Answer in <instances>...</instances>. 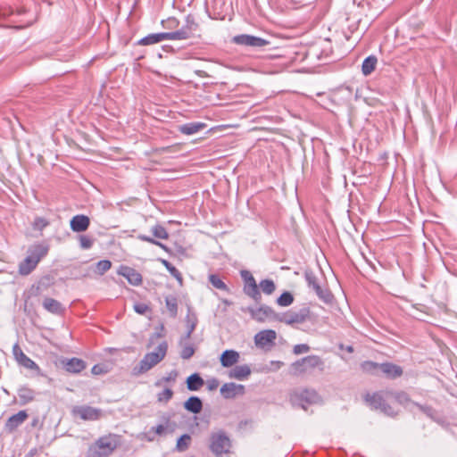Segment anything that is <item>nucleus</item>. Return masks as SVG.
<instances>
[{
	"instance_id": "1",
	"label": "nucleus",
	"mask_w": 457,
	"mask_h": 457,
	"mask_svg": "<svg viewBox=\"0 0 457 457\" xmlns=\"http://www.w3.org/2000/svg\"><path fill=\"white\" fill-rule=\"evenodd\" d=\"M365 401L371 408L380 410L385 414L393 416L397 413L394 404L400 403V395L391 391H383L372 395L367 394Z\"/></svg>"
},
{
	"instance_id": "2",
	"label": "nucleus",
	"mask_w": 457,
	"mask_h": 457,
	"mask_svg": "<svg viewBox=\"0 0 457 457\" xmlns=\"http://www.w3.org/2000/svg\"><path fill=\"white\" fill-rule=\"evenodd\" d=\"M167 351L168 344L166 341H162L159 344L154 352L147 353L139 363L133 367L132 375L139 376L150 370L164 359Z\"/></svg>"
},
{
	"instance_id": "3",
	"label": "nucleus",
	"mask_w": 457,
	"mask_h": 457,
	"mask_svg": "<svg viewBox=\"0 0 457 457\" xmlns=\"http://www.w3.org/2000/svg\"><path fill=\"white\" fill-rule=\"evenodd\" d=\"M289 401L294 407L306 411L309 406L322 402L321 396L312 388H297L290 393Z\"/></svg>"
},
{
	"instance_id": "4",
	"label": "nucleus",
	"mask_w": 457,
	"mask_h": 457,
	"mask_svg": "<svg viewBox=\"0 0 457 457\" xmlns=\"http://www.w3.org/2000/svg\"><path fill=\"white\" fill-rule=\"evenodd\" d=\"M363 372L373 376L383 375L388 379L400 377V367L391 362L378 363L372 361H365L361 363Z\"/></svg>"
},
{
	"instance_id": "5",
	"label": "nucleus",
	"mask_w": 457,
	"mask_h": 457,
	"mask_svg": "<svg viewBox=\"0 0 457 457\" xmlns=\"http://www.w3.org/2000/svg\"><path fill=\"white\" fill-rule=\"evenodd\" d=\"M118 446V441L115 436L108 435L98 438L96 443L89 447L88 457H108Z\"/></svg>"
},
{
	"instance_id": "6",
	"label": "nucleus",
	"mask_w": 457,
	"mask_h": 457,
	"mask_svg": "<svg viewBox=\"0 0 457 457\" xmlns=\"http://www.w3.org/2000/svg\"><path fill=\"white\" fill-rule=\"evenodd\" d=\"M292 372L299 376L305 373H312L315 369L320 371L324 370V361L320 356L309 355L292 363Z\"/></svg>"
},
{
	"instance_id": "7",
	"label": "nucleus",
	"mask_w": 457,
	"mask_h": 457,
	"mask_svg": "<svg viewBox=\"0 0 457 457\" xmlns=\"http://www.w3.org/2000/svg\"><path fill=\"white\" fill-rule=\"evenodd\" d=\"M231 448V440L223 430L212 432L210 436V450L216 457H222L228 453Z\"/></svg>"
},
{
	"instance_id": "8",
	"label": "nucleus",
	"mask_w": 457,
	"mask_h": 457,
	"mask_svg": "<svg viewBox=\"0 0 457 457\" xmlns=\"http://www.w3.org/2000/svg\"><path fill=\"white\" fill-rule=\"evenodd\" d=\"M199 30V24L192 14L186 16L185 24L178 30L167 32L169 40H187L194 37Z\"/></svg>"
},
{
	"instance_id": "9",
	"label": "nucleus",
	"mask_w": 457,
	"mask_h": 457,
	"mask_svg": "<svg viewBox=\"0 0 457 457\" xmlns=\"http://www.w3.org/2000/svg\"><path fill=\"white\" fill-rule=\"evenodd\" d=\"M240 276L244 281L243 292L245 295L252 298L256 303H260L262 302V294L252 273L247 270H242Z\"/></svg>"
},
{
	"instance_id": "10",
	"label": "nucleus",
	"mask_w": 457,
	"mask_h": 457,
	"mask_svg": "<svg viewBox=\"0 0 457 457\" xmlns=\"http://www.w3.org/2000/svg\"><path fill=\"white\" fill-rule=\"evenodd\" d=\"M311 320V310L303 306L299 310H290L284 313H279V320L287 325L301 324Z\"/></svg>"
},
{
	"instance_id": "11",
	"label": "nucleus",
	"mask_w": 457,
	"mask_h": 457,
	"mask_svg": "<svg viewBox=\"0 0 457 457\" xmlns=\"http://www.w3.org/2000/svg\"><path fill=\"white\" fill-rule=\"evenodd\" d=\"M304 278L309 288H312L320 300L326 303H328L332 301V295L329 293V291L323 289L320 287L319 279L312 270H306L304 271Z\"/></svg>"
},
{
	"instance_id": "12",
	"label": "nucleus",
	"mask_w": 457,
	"mask_h": 457,
	"mask_svg": "<svg viewBox=\"0 0 457 457\" xmlns=\"http://www.w3.org/2000/svg\"><path fill=\"white\" fill-rule=\"evenodd\" d=\"M71 414L85 421H94L100 420L104 416V411L89 405H77L72 408Z\"/></svg>"
},
{
	"instance_id": "13",
	"label": "nucleus",
	"mask_w": 457,
	"mask_h": 457,
	"mask_svg": "<svg viewBox=\"0 0 457 457\" xmlns=\"http://www.w3.org/2000/svg\"><path fill=\"white\" fill-rule=\"evenodd\" d=\"M247 312L250 313L251 318L257 322H265L268 320H279V313L265 304H262L258 308L248 307Z\"/></svg>"
},
{
	"instance_id": "14",
	"label": "nucleus",
	"mask_w": 457,
	"mask_h": 457,
	"mask_svg": "<svg viewBox=\"0 0 457 457\" xmlns=\"http://www.w3.org/2000/svg\"><path fill=\"white\" fill-rule=\"evenodd\" d=\"M12 354L19 365L29 370H33L35 374L37 376L45 377V374L42 372L39 366L23 353V351L21 350L18 344H15L13 345Z\"/></svg>"
},
{
	"instance_id": "15",
	"label": "nucleus",
	"mask_w": 457,
	"mask_h": 457,
	"mask_svg": "<svg viewBox=\"0 0 457 457\" xmlns=\"http://www.w3.org/2000/svg\"><path fill=\"white\" fill-rule=\"evenodd\" d=\"M231 42L236 45L250 46L253 48H263L270 44V41L262 37L248 34L234 36Z\"/></svg>"
},
{
	"instance_id": "16",
	"label": "nucleus",
	"mask_w": 457,
	"mask_h": 457,
	"mask_svg": "<svg viewBox=\"0 0 457 457\" xmlns=\"http://www.w3.org/2000/svg\"><path fill=\"white\" fill-rule=\"evenodd\" d=\"M54 278L51 276H44L40 278V279L33 284L29 288V295L30 296H38L46 292L53 285Z\"/></svg>"
},
{
	"instance_id": "17",
	"label": "nucleus",
	"mask_w": 457,
	"mask_h": 457,
	"mask_svg": "<svg viewBox=\"0 0 457 457\" xmlns=\"http://www.w3.org/2000/svg\"><path fill=\"white\" fill-rule=\"evenodd\" d=\"M220 395L225 399H233L237 397V395H243L245 392V386L238 385L233 382L230 383H225L220 387Z\"/></svg>"
},
{
	"instance_id": "18",
	"label": "nucleus",
	"mask_w": 457,
	"mask_h": 457,
	"mask_svg": "<svg viewBox=\"0 0 457 457\" xmlns=\"http://www.w3.org/2000/svg\"><path fill=\"white\" fill-rule=\"evenodd\" d=\"M29 415L22 410L8 418L4 424V430L8 433L15 431L27 419Z\"/></svg>"
},
{
	"instance_id": "19",
	"label": "nucleus",
	"mask_w": 457,
	"mask_h": 457,
	"mask_svg": "<svg viewBox=\"0 0 457 457\" xmlns=\"http://www.w3.org/2000/svg\"><path fill=\"white\" fill-rule=\"evenodd\" d=\"M277 337V333L273 329H264L254 336L256 346L263 348L268 345H273Z\"/></svg>"
},
{
	"instance_id": "20",
	"label": "nucleus",
	"mask_w": 457,
	"mask_h": 457,
	"mask_svg": "<svg viewBox=\"0 0 457 457\" xmlns=\"http://www.w3.org/2000/svg\"><path fill=\"white\" fill-rule=\"evenodd\" d=\"M90 225V219L84 214H78L70 220V227L73 232L81 233L86 231Z\"/></svg>"
},
{
	"instance_id": "21",
	"label": "nucleus",
	"mask_w": 457,
	"mask_h": 457,
	"mask_svg": "<svg viewBox=\"0 0 457 457\" xmlns=\"http://www.w3.org/2000/svg\"><path fill=\"white\" fill-rule=\"evenodd\" d=\"M62 364L67 372L74 374L81 372L87 367L86 362L82 359L76 357L63 359Z\"/></svg>"
},
{
	"instance_id": "22",
	"label": "nucleus",
	"mask_w": 457,
	"mask_h": 457,
	"mask_svg": "<svg viewBox=\"0 0 457 457\" xmlns=\"http://www.w3.org/2000/svg\"><path fill=\"white\" fill-rule=\"evenodd\" d=\"M42 306L46 312L54 315H63L66 311L61 302L51 297H45L42 302Z\"/></svg>"
},
{
	"instance_id": "23",
	"label": "nucleus",
	"mask_w": 457,
	"mask_h": 457,
	"mask_svg": "<svg viewBox=\"0 0 457 457\" xmlns=\"http://www.w3.org/2000/svg\"><path fill=\"white\" fill-rule=\"evenodd\" d=\"M119 273L125 277L133 286H138L142 283V276L133 268L121 266Z\"/></svg>"
},
{
	"instance_id": "24",
	"label": "nucleus",
	"mask_w": 457,
	"mask_h": 457,
	"mask_svg": "<svg viewBox=\"0 0 457 457\" xmlns=\"http://www.w3.org/2000/svg\"><path fill=\"white\" fill-rule=\"evenodd\" d=\"M49 251V246L45 244H37L31 245L28 250V254L35 260L36 262H39Z\"/></svg>"
},
{
	"instance_id": "25",
	"label": "nucleus",
	"mask_w": 457,
	"mask_h": 457,
	"mask_svg": "<svg viewBox=\"0 0 457 457\" xmlns=\"http://www.w3.org/2000/svg\"><path fill=\"white\" fill-rule=\"evenodd\" d=\"M163 40H169L167 32L149 34L143 38L139 39L136 45L137 46H150L160 43Z\"/></svg>"
},
{
	"instance_id": "26",
	"label": "nucleus",
	"mask_w": 457,
	"mask_h": 457,
	"mask_svg": "<svg viewBox=\"0 0 457 457\" xmlns=\"http://www.w3.org/2000/svg\"><path fill=\"white\" fill-rule=\"evenodd\" d=\"M239 358L240 356L238 352L235 350H225L221 353L220 361L223 367L228 368L237 363Z\"/></svg>"
},
{
	"instance_id": "27",
	"label": "nucleus",
	"mask_w": 457,
	"mask_h": 457,
	"mask_svg": "<svg viewBox=\"0 0 457 457\" xmlns=\"http://www.w3.org/2000/svg\"><path fill=\"white\" fill-rule=\"evenodd\" d=\"M251 374V369L248 365H237L228 371V377L237 380H245Z\"/></svg>"
},
{
	"instance_id": "28",
	"label": "nucleus",
	"mask_w": 457,
	"mask_h": 457,
	"mask_svg": "<svg viewBox=\"0 0 457 457\" xmlns=\"http://www.w3.org/2000/svg\"><path fill=\"white\" fill-rule=\"evenodd\" d=\"M18 396L21 405H26L35 399L36 393L33 389L27 386H22L18 389Z\"/></svg>"
},
{
	"instance_id": "29",
	"label": "nucleus",
	"mask_w": 457,
	"mask_h": 457,
	"mask_svg": "<svg viewBox=\"0 0 457 457\" xmlns=\"http://www.w3.org/2000/svg\"><path fill=\"white\" fill-rule=\"evenodd\" d=\"M206 127L203 122H188L179 126L178 130L184 135H194Z\"/></svg>"
},
{
	"instance_id": "30",
	"label": "nucleus",
	"mask_w": 457,
	"mask_h": 457,
	"mask_svg": "<svg viewBox=\"0 0 457 457\" xmlns=\"http://www.w3.org/2000/svg\"><path fill=\"white\" fill-rule=\"evenodd\" d=\"M37 262H35L29 254L26 258L20 262L18 271L22 276L29 275L37 266Z\"/></svg>"
},
{
	"instance_id": "31",
	"label": "nucleus",
	"mask_w": 457,
	"mask_h": 457,
	"mask_svg": "<svg viewBox=\"0 0 457 457\" xmlns=\"http://www.w3.org/2000/svg\"><path fill=\"white\" fill-rule=\"evenodd\" d=\"M184 408L194 414L201 412L203 409V402L198 396H190L185 403Z\"/></svg>"
},
{
	"instance_id": "32",
	"label": "nucleus",
	"mask_w": 457,
	"mask_h": 457,
	"mask_svg": "<svg viewBox=\"0 0 457 457\" xmlns=\"http://www.w3.org/2000/svg\"><path fill=\"white\" fill-rule=\"evenodd\" d=\"M186 384L189 391H197L204 385V380L198 373H193L187 377Z\"/></svg>"
},
{
	"instance_id": "33",
	"label": "nucleus",
	"mask_w": 457,
	"mask_h": 457,
	"mask_svg": "<svg viewBox=\"0 0 457 457\" xmlns=\"http://www.w3.org/2000/svg\"><path fill=\"white\" fill-rule=\"evenodd\" d=\"M378 58L375 55H369L366 57L361 64V72L364 76L371 74L377 66Z\"/></svg>"
},
{
	"instance_id": "34",
	"label": "nucleus",
	"mask_w": 457,
	"mask_h": 457,
	"mask_svg": "<svg viewBox=\"0 0 457 457\" xmlns=\"http://www.w3.org/2000/svg\"><path fill=\"white\" fill-rule=\"evenodd\" d=\"M165 304L170 317L175 318L178 314V299L175 295H169L165 296Z\"/></svg>"
},
{
	"instance_id": "35",
	"label": "nucleus",
	"mask_w": 457,
	"mask_h": 457,
	"mask_svg": "<svg viewBox=\"0 0 457 457\" xmlns=\"http://www.w3.org/2000/svg\"><path fill=\"white\" fill-rule=\"evenodd\" d=\"M159 261L167 269V270L170 272V274L173 278H175L178 280V282L181 285L183 282V278H182V275L179 272V270L165 259H160Z\"/></svg>"
},
{
	"instance_id": "36",
	"label": "nucleus",
	"mask_w": 457,
	"mask_h": 457,
	"mask_svg": "<svg viewBox=\"0 0 457 457\" xmlns=\"http://www.w3.org/2000/svg\"><path fill=\"white\" fill-rule=\"evenodd\" d=\"M185 323L187 329H189L191 331H194L196 328V325L198 323V319L196 314L192 311L191 307L187 308V313L185 318Z\"/></svg>"
},
{
	"instance_id": "37",
	"label": "nucleus",
	"mask_w": 457,
	"mask_h": 457,
	"mask_svg": "<svg viewBox=\"0 0 457 457\" xmlns=\"http://www.w3.org/2000/svg\"><path fill=\"white\" fill-rule=\"evenodd\" d=\"M259 289L265 295H272L276 290V285L272 279H262L259 284Z\"/></svg>"
},
{
	"instance_id": "38",
	"label": "nucleus",
	"mask_w": 457,
	"mask_h": 457,
	"mask_svg": "<svg viewBox=\"0 0 457 457\" xmlns=\"http://www.w3.org/2000/svg\"><path fill=\"white\" fill-rule=\"evenodd\" d=\"M294 302V295L288 292H283L278 298L276 303L282 307H287L291 305Z\"/></svg>"
},
{
	"instance_id": "39",
	"label": "nucleus",
	"mask_w": 457,
	"mask_h": 457,
	"mask_svg": "<svg viewBox=\"0 0 457 457\" xmlns=\"http://www.w3.org/2000/svg\"><path fill=\"white\" fill-rule=\"evenodd\" d=\"M191 436L188 434L182 435L177 441L176 449L178 452H185L188 449Z\"/></svg>"
},
{
	"instance_id": "40",
	"label": "nucleus",
	"mask_w": 457,
	"mask_h": 457,
	"mask_svg": "<svg viewBox=\"0 0 457 457\" xmlns=\"http://www.w3.org/2000/svg\"><path fill=\"white\" fill-rule=\"evenodd\" d=\"M415 404L427 417L430 418L431 420H436L437 417V411L430 405H422L419 403Z\"/></svg>"
},
{
	"instance_id": "41",
	"label": "nucleus",
	"mask_w": 457,
	"mask_h": 457,
	"mask_svg": "<svg viewBox=\"0 0 457 457\" xmlns=\"http://www.w3.org/2000/svg\"><path fill=\"white\" fill-rule=\"evenodd\" d=\"M152 233L155 238L168 239L169 233L166 228L162 225H155L152 228Z\"/></svg>"
},
{
	"instance_id": "42",
	"label": "nucleus",
	"mask_w": 457,
	"mask_h": 457,
	"mask_svg": "<svg viewBox=\"0 0 457 457\" xmlns=\"http://www.w3.org/2000/svg\"><path fill=\"white\" fill-rule=\"evenodd\" d=\"M209 281L210 283L218 289L228 291V288L227 285L220 279V278L218 275L212 274L209 276Z\"/></svg>"
},
{
	"instance_id": "43",
	"label": "nucleus",
	"mask_w": 457,
	"mask_h": 457,
	"mask_svg": "<svg viewBox=\"0 0 457 457\" xmlns=\"http://www.w3.org/2000/svg\"><path fill=\"white\" fill-rule=\"evenodd\" d=\"M195 353V348L192 345L185 344L182 345V349L180 352V357L183 360L190 359Z\"/></svg>"
},
{
	"instance_id": "44",
	"label": "nucleus",
	"mask_w": 457,
	"mask_h": 457,
	"mask_svg": "<svg viewBox=\"0 0 457 457\" xmlns=\"http://www.w3.org/2000/svg\"><path fill=\"white\" fill-rule=\"evenodd\" d=\"M79 240L80 247L84 250L90 249L94 244L93 238L87 235H79Z\"/></svg>"
},
{
	"instance_id": "45",
	"label": "nucleus",
	"mask_w": 457,
	"mask_h": 457,
	"mask_svg": "<svg viewBox=\"0 0 457 457\" xmlns=\"http://www.w3.org/2000/svg\"><path fill=\"white\" fill-rule=\"evenodd\" d=\"M173 396V391L170 388H165L157 395V400L160 403H168Z\"/></svg>"
},
{
	"instance_id": "46",
	"label": "nucleus",
	"mask_w": 457,
	"mask_h": 457,
	"mask_svg": "<svg viewBox=\"0 0 457 457\" xmlns=\"http://www.w3.org/2000/svg\"><path fill=\"white\" fill-rule=\"evenodd\" d=\"M112 267V262L109 260H101L96 263V272L103 275Z\"/></svg>"
},
{
	"instance_id": "47",
	"label": "nucleus",
	"mask_w": 457,
	"mask_h": 457,
	"mask_svg": "<svg viewBox=\"0 0 457 457\" xmlns=\"http://www.w3.org/2000/svg\"><path fill=\"white\" fill-rule=\"evenodd\" d=\"M48 225H49V221L47 220H46L45 218L37 217L35 219L34 226L37 229L42 230L45 228H46Z\"/></svg>"
},
{
	"instance_id": "48",
	"label": "nucleus",
	"mask_w": 457,
	"mask_h": 457,
	"mask_svg": "<svg viewBox=\"0 0 457 457\" xmlns=\"http://www.w3.org/2000/svg\"><path fill=\"white\" fill-rule=\"evenodd\" d=\"M178 376L177 370H171L168 376L163 377L161 380L156 382V386H160L162 382L175 381Z\"/></svg>"
},
{
	"instance_id": "49",
	"label": "nucleus",
	"mask_w": 457,
	"mask_h": 457,
	"mask_svg": "<svg viewBox=\"0 0 457 457\" xmlns=\"http://www.w3.org/2000/svg\"><path fill=\"white\" fill-rule=\"evenodd\" d=\"M310 350V346L306 344H299L295 345L293 349V353L295 354H301L303 353H307Z\"/></svg>"
},
{
	"instance_id": "50",
	"label": "nucleus",
	"mask_w": 457,
	"mask_h": 457,
	"mask_svg": "<svg viewBox=\"0 0 457 457\" xmlns=\"http://www.w3.org/2000/svg\"><path fill=\"white\" fill-rule=\"evenodd\" d=\"M134 310L138 314H145L148 310V306L145 303H137L134 305Z\"/></svg>"
},
{
	"instance_id": "51",
	"label": "nucleus",
	"mask_w": 457,
	"mask_h": 457,
	"mask_svg": "<svg viewBox=\"0 0 457 457\" xmlns=\"http://www.w3.org/2000/svg\"><path fill=\"white\" fill-rule=\"evenodd\" d=\"M137 238L139 240H141V241L147 242V243H150V244H153V245L157 244V240L155 238L151 237L146 236V235L139 234L137 236Z\"/></svg>"
},
{
	"instance_id": "52",
	"label": "nucleus",
	"mask_w": 457,
	"mask_h": 457,
	"mask_svg": "<svg viewBox=\"0 0 457 457\" xmlns=\"http://www.w3.org/2000/svg\"><path fill=\"white\" fill-rule=\"evenodd\" d=\"M12 11L10 7H0V19L5 18L11 15Z\"/></svg>"
},
{
	"instance_id": "53",
	"label": "nucleus",
	"mask_w": 457,
	"mask_h": 457,
	"mask_svg": "<svg viewBox=\"0 0 457 457\" xmlns=\"http://www.w3.org/2000/svg\"><path fill=\"white\" fill-rule=\"evenodd\" d=\"M91 372L94 374V375H99V374H102L104 372L103 367L99 364H96L93 366L92 370H91Z\"/></svg>"
},
{
	"instance_id": "54",
	"label": "nucleus",
	"mask_w": 457,
	"mask_h": 457,
	"mask_svg": "<svg viewBox=\"0 0 457 457\" xmlns=\"http://www.w3.org/2000/svg\"><path fill=\"white\" fill-rule=\"evenodd\" d=\"M152 430L154 431L158 435H162L165 430V427L163 425L160 424L156 427H153Z\"/></svg>"
},
{
	"instance_id": "55",
	"label": "nucleus",
	"mask_w": 457,
	"mask_h": 457,
	"mask_svg": "<svg viewBox=\"0 0 457 457\" xmlns=\"http://www.w3.org/2000/svg\"><path fill=\"white\" fill-rule=\"evenodd\" d=\"M219 383L217 379H212L209 382L208 388L209 390H213L218 386Z\"/></svg>"
},
{
	"instance_id": "56",
	"label": "nucleus",
	"mask_w": 457,
	"mask_h": 457,
	"mask_svg": "<svg viewBox=\"0 0 457 457\" xmlns=\"http://www.w3.org/2000/svg\"><path fill=\"white\" fill-rule=\"evenodd\" d=\"M193 332H194V331H191V330H189V329H187L186 334L184 335V337H183L181 338V340H180V345H182V341H184V340H188V339L191 337V336H192V333H193Z\"/></svg>"
},
{
	"instance_id": "57",
	"label": "nucleus",
	"mask_w": 457,
	"mask_h": 457,
	"mask_svg": "<svg viewBox=\"0 0 457 457\" xmlns=\"http://www.w3.org/2000/svg\"><path fill=\"white\" fill-rule=\"evenodd\" d=\"M155 245L161 247L162 249H163L165 252L167 253H170V249L165 245H163L162 243L157 241V244H155Z\"/></svg>"
},
{
	"instance_id": "58",
	"label": "nucleus",
	"mask_w": 457,
	"mask_h": 457,
	"mask_svg": "<svg viewBox=\"0 0 457 457\" xmlns=\"http://www.w3.org/2000/svg\"><path fill=\"white\" fill-rule=\"evenodd\" d=\"M403 259L404 260L402 259V262L404 261L406 262L411 263V254L410 253H407L406 254H404Z\"/></svg>"
},
{
	"instance_id": "59",
	"label": "nucleus",
	"mask_w": 457,
	"mask_h": 457,
	"mask_svg": "<svg viewBox=\"0 0 457 457\" xmlns=\"http://www.w3.org/2000/svg\"><path fill=\"white\" fill-rule=\"evenodd\" d=\"M404 244V245H411V240L409 237H407L406 238H404V240L402 239V245Z\"/></svg>"
},
{
	"instance_id": "60",
	"label": "nucleus",
	"mask_w": 457,
	"mask_h": 457,
	"mask_svg": "<svg viewBox=\"0 0 457 457\" xmlns=\"http://www.w3.org/2000/svg\"><path fill=\"white\" fill-rule=\"evenodd\" d=\"M403 399H404V402H405L406 403H411V402L410 401V399H409V398H407L406 396H404V394L402 392V400H403Z\"/></svg>"
},
{
	"instance_id": "61",
	"label": "nucleus",
	"mask_w": 457,
	"mask_h": 457,
	"mask_svg": "<svg viewBox=\"0 0 457 457\" xmlns=\"http://www.w3.org/2000/svg\"><path fill=\"white\" fill-rule=\"evenodd\" d=\"M347 351H348V352H350V353H352V352L353 351V346H348V347H347Z\"/></svg>"
},
{
	"instance_id": "62",
	"label": "nucleus",
	"mask_w": 457,
	"mask_h": 457,
	"mask_svg": "<svg viewBox=\"0 0 457 457\" xmlns=\"http://www.w3.org/2000/svg\"><path fill=\"white\" fill-rule=\"evenodd\" d=\"M171 22L176 23V25H178V24H179V21H178L176 19H173V20L171 21Z\"/></svg>"
},
{
	"instance_id": "63",
	"label": "nucleus",
	"mask_w": 457,
	"mask_h": 457,
	"mask_svg": "<svg viewBox=\"0 0 457 457\" xmlns=\"http://www.w3.org/2000/svg\"><path fill=\"white\" fill-rule=\"evenodd\" d=\"M405 230H406V231H409V229H407V228H404V229H403V228H401L402 233H403V231H405Z\"/></svg>"
},
{
	"instance_id": "64",
	"label": "nucleus",
	"mask_w": 457,
	"mask_h": 457,
	"mask_svg": "<svg viewBox=\"0 0 457 457\" xmlns=\"http://www.w3.org/2000/svg\"><path fill=\"white\" fill-rule=\"evenodd\" d=\"M154 336H155V337H161L162 335H161V334H159V333H156V334H154Z\"/></svg>"
}]
</instances>
